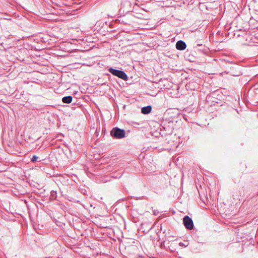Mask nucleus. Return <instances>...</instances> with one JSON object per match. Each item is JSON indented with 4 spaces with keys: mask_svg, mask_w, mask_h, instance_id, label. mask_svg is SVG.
I'll list each match as a JSON object with an SVG mask.
<instances>
[{
    "mask_svg": "<svg viewBox=\"0 0 258 258\" xmlns=\"http://www.w3.org/2000/svg\"><path fill=\"white\" fill-rule=\"evenodd\" d=\"M154 214L156 215L157 214V212H155V211H154Z\"/></svg>",
    "mask_w": 258,
    "mask_h": 258,
    "instance_id": "f8f14e48",
    "label": "nucleus"
},
{
    "mask_svg": "<svg viewBox=\"0 0 258 258\" xmlns=\"http://www.w3.org/2000/svg\"><path fill=\"white\" fill-rule=\"evenodd\" d=\"M183 223L185 227L188 230H192L194 228V225L192 220L187 215L184 217Z\"/></svg>",
    "mask_w": 258,
    "mask_h": 258,
    "instance_id": "7ed1b4c3",
    "label": "nucleus"
},
{
    "mask_svg": "<svg viewBox=\"0 0 258 258\" xmlns=\"http://www.w3.org/2000/svg\"><path fill=\"white\" fill-rule=\"evenodd\" d=\"M241 75V74L240 73H239L238 74H237V75H233V76H238L239 75Z\"/></svg>",
    "mask_w": 258,
    "mask_h": 258,
    "instance_id": "9b49d317",
    "label": "nucleus"
},
{
    "mask_svg": "<svg viewBox=\"0 0 258 258\" xmlns=\"http://www.w3.org/2000/svg\"><path fill=\"white\" fill-rule=\"evenodd\" d=\"M160 131H162V132H163V130H162V128H161Z\"/></svg>",
    "mask_w": 258,
    "mask_h": 258,
    "instance_id": "4468645a",
    "label": "nucleus"
},
{
    "mask_svg": "<svg viewBox=\"0 0 258 258\" xmlns=\"http://www.w3.org/2000/svg\"><path fill=\"white\" fill-rule=\"evenodd\" d=\"M151 110L152 106L151 105H148L141 108V113L143 114H148L151 112Z\"/></svg>",
    "mask_w": 258,
    "mask_h": 258,
    "instance_id": "423d86ee",
    "label": "nucleus"
},
{
    "mask_svg": "<svg viewBox=\"0 0 258 258\" xmlns=\"http://www.w3.org/2000/svg\"><path fill=\"white\" fill-rule=\"evenodd\" d=\"M108 71L112 75L117 77L124 81H127L128 80L127 75L123 71L117 70L112 67H109L108 68Z\"/></svg>",
    "mask_w": 258,
    "mask_h": 258,
    "instance_id": "f03ea898",
    "label": "nucleus"
},
{
    "mask_svg": "<svg viewBox=\"0 0 258 258\" xmlns=\"http://www.w3.org/2000/svg\"><path fill=\"white\" fill-rule=\"evenodd\" d=\"M186 47V43L182 40H178L176 43V48L177 50H183Z\"/></svg>",
    "mask_w": 258,
    "mask_h": 258,
    "instance_id": "39448f33",
    "label": "nucleus"
},
{
    "mask_svg": "<svg viewBox=\"0 0 258 258\" xmlns=\"http://www.w3.org/2000/svg\"><path fill=\"white\" fill-rule=\"evenodd\" d=\"M57 192L55 190H52L50 192V199L51 200H55L57 199Z\"/></svg>",
    "mask_w": 258,
    "mask_h": 258,
    "instance_id": "6e6552de",
    "label": "nucleus"
},
{
    "mask_svg": "<svg viewBox=\"0 0 258 258\" xmlns=\"http://www.w3.org/2000/svg\"><path fill=\"white\" fill-rule=\"evenodd\" d=\"M161 127L163 130L166 132L165 135H170L172 134L173 130L172 122H168V124L164 123L161 125Z\"/></svg>",
    "mask_w": 258,
    "mask_h": 258,
    "instance_id": "20e7f679",
    "label": "nucleus"
},
{
    "mask_svg": "<svg viewBox=\"0 0 258 258\" xmlns=\"http://www.w3.org/2000/svg\"><path fill=\"white\" fill-rule=\"evenodd\" d=\"M73 97L71 96H64L62 98V101L63 103L69 104L72 102Z\"/></svg>",
    "mask_w": 258,
    "mask_h": 258,
    "instance_id": "0eeeda50",
    "label": "nucleus"
},
{
    "mask_svg": "<svg viewBox=\"0 0 258 258\" xmlns=\"http://www.w3.org/2000/svg\"><path fill=\"white\" fill-rule=\"evenodd\" d=\"M111 137L115 139H121L125 137V131L118 127H114L110 131Z\"/></svg>",
    "mask_w": 258,
    "mask_h": 258,
    "instance_id": "f257e3e1",
    "label": "nucleus"
},
{
    "mask_svg": "<svg viewBox=\"0 0 258 258\" xmlns=\"http://www.w3.org/2000/svg\"><path fill=\"white\" fill-rule=\"evenodd\" d=\"M154 214L156 215L157 214V212H155V211H154Z\"/></svg>",
    "mask_w": 258,
    "mask_h": 258,
    "instance_id": "ddd939ff",
    "label": "nucleus"
},
{
    "mask_svg": "<svg viewBox=\"0 0 258 258\" xmlns=\"http://www.w3.org/2000/svg\"><path fill=\"white\" fill-rule=\"evenodd\" d=\"M179 245L180 246L186 247V246H187V245H188V243H187V242H185V243H183V242H180V243H179Z\"/></svg>",
    "mask_w": 258,
    "mask_h": 258,
    "instance_id": "9d476101",
    "label": "nucleus"
},
{
    "mask_svg": "<svg viewBox=\"0 0 258 258\" xmlns=\"http://www.w3.org/2000/svg\"><path fill=\"white\" fill-rule=\"evenodd\" d=\"M38 158V157L36 155H33L31 159V161L33 163L37 161Z\"/></svg>",
    "mask_w": 258,
    "mask_h": 258,
    "instance_id": "1a4fd4ad",
    "label": "nucleus"
}]
</instances>
